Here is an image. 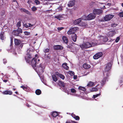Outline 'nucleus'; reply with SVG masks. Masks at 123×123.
Here are the masks:
<instances>
[{"label":"nucleus","mask_w":123,"mask_h":123,"mask_svg":"<svg viewBox=\"0 0 123 123\" xmlns=\"http://www.w3.org/2000/svg\"><path fill=\"white\" fill-rule=\"evenodd\" d=\"M98 90V89L96 88H93L91 90V92H96Z\"/></svg>","instance_id":"nucleus-36"},{"label":"nucleus","mask_w":123,"mask_h":123,"mask_svg":"<svg viewBox=\"0 0 123 123\" xmlns=\"http://www.w3.org/2000/svg\"><path fill=\"white\" fill-rule=\"evenodd\" d=\"M94 85V82H89L87 85V86H92Z\"/></svg>","instance_id":"nucleus-21"},{"label":"nucleus","mask_w":123,"mask_h":123,"mask_svg":"<svg viewBox=\"0 0 123 123\" xmlns=\"http://www.w3.org/2000/svg\"><path fill=\"white\" fill-rule=\"evenodd\" d=\"M72 117H73L74 118H75V117H76V116L74 114H72Z\"/></svg>","instance_id":"nucleus-63"},{"label":"nucleus","mask_w":123,"mask_h":123,"mask_svg":"<svg viewBox=\"0 0 123 123\" xmlns=\"http://www.w3.org/2000/svg\"><path fill=\"white\" fill-rule=\"evenodd\" d=\"M71 92L73 93H75L76 92V90L74 89H71Z\"/></svg>","instance_id":"nucleus-39"},{"label":"nucleus","mask_w":123,"mask_h":123,"mask_svg":"<svg viewBox=\"0 0 123 123\" xmlns=\"http://www.w3.org/2000/svg\"><path fill=\"white\" fill-rule=\"evenodd\" d=\"M75 1L74 0H73L70 1L68 4L69 7H72L74 6L75 4Z\"/></svg>","instance_id":"nucleus-12"},{"label":"nucleus","mask_w":123,"mask_h":123,"mask_svg":"<svg viewBox=\"0 0 123 123\" xmlns=\"http://www.w3.org/2000/svg\"><path fill=\"white\" fill-rule=\"evenodd\" d=\"M22 9V11L24 12H25V13L26 12V11L27 10H26L25 9Z\"/></svg>","instance_id":"nucleus-56"},{"label":"nucleus","mask_w":123,"mask_h":123,"mask_svg":"<svg viewBox=\"0 0 123 123\" xmlns=\"http://www.w3.org/2000/svg\"><path fill=\"white\" fill-rule=\"evenodd\" d=\"M14 42L15 44L16 45H18L19 44L21 43V41L17 39H15L14 40Z\"/></svg>","instance_id":"nucleus-16"},{"label":"nucleus","mask_w":123,"mask_h":123,"mask_svg":"<svg viewBox=\"0 0 123 123\" xmlns=\"http://www.w3.org/2000/svg\"><path fill=\"white\" fill-rule=\"evenodd\" d=\"M93 13L95 15H99L102 13V11L99 9H95L93 10Z\"/></svg>","instance_id":"nucleus-10"},{"label":"nucleus","mask_w":123,"mask_h":123,"mask_svg":"<svg viewBox=\"0 0 123 123\" xmlns=\"http://www.w3.org/2000/svg\"><path fill=\"white\" fill-rule=\"evenodd\" d=\"M81 21V18H80L75 20L74 21L73 23L75 25L78 24L80 23V22Z\"/></svg>","instance_id":"nucleus-11"},{"label":"nucleus","mask_w":123,"mask_h":123,"mask_svg":"<svg viewBox=\"0 0 123 123\" xmlns=\"http://www.w3.org/2000/svg\"><path fill=\"white\" fill-rule=\"evenodd\" d=\"M24 26H25L26 28H28V25L26 24H25L24 25Z\"/></svg>","instance_id":"nucleus-52"},{"label":"nucleus","mask_w":123,"mask_h":123,"mask_svg":"<svg viewBox=\"0 0 123 123\" xmlns=\"http://www.w3.org/2000/svg\"><path fill=\"white\" fill-rule=\"evenodd\" d=\"M17 30H18V31L19 33H21L22 32V30L20 28H18Z\"/></svg>","instance_id":"nucleus-40"},{"label":"nucleus","mask_w":123,"mask_h":123,"mask_svg":"<svg viewBox=\"0 0 123 123\" xmlns=\"http://www.w3.org/2000/svg\"><path fill=\"white\" fill-rule=\"evenodd\" d=\"M31 9L33 11H35L37 10V9L35 6H34L31 8Z\"/></svg>","instance_id":"nucleus-37"},{"label":"nucleus","mask_w":123,"mask_h":123,"mask_svg":"<svg viewBox=\"0 0 123 123\" xmlns=\"http://www.w3.org/2000/svg\"><path fill=\"white\" fill-rule=\"evenodd\" d=\"M62 66V67L68 70L69 68V67L67 66V64L66 63H63Z\"/></svg>","instance_id":"nucleus-18"},{"label":"nucleus","mask_w":123,"mask_h":123,"mask_svg":"<svg viewBox=\"0 0 123 123\" xmlns=\"http://www.w3.org/2000/svg\"><path fill=\"white\" fill-rule=\"evenodd\" d=\"M31 2V1L30 0H29L27 2V3L29 4H30Z\"/></svg>","instance_id":"nucleus-62"},{"label":"nucleus","mask_w":123,"mask_h":123,"mask_svg":"<svg viewBox=\"0 0 123 123\" xmlns=\"http://www.w3.org/2000/svg\"><path fill=\"white\" fill-rule=\"evenodd\" d=\"M71 94V95H74V96H78V95L77 94Z\"/></svg>","instance_id":"nucleus-64"},{"label":"nucleus","mask_w":123,"mask_h":123,"mask_svg":"<svg viewBox=\"0 0 123 123\" xmlns=\"http://www.w3.org/2000/svg\"><path fill=\"white\" fill-rule=\"evenodd\" d=\"M20 23L21 22L20 21H19L17 23V25L18 27H19L21 26Z\"/></svg>","instance_id":"nucleus-43"},{"label":"nucleus","mask_w":123,"mask_h":123,"mask_svg":"<svg viewBox=\"0 0 123 123\" xmlns=\"http://www.w3.org/2000/svg\"><path fill=\"white\" fill-rule=\"evenodd\" d=\"M116 32L115 31H110L108 33V35L109 36L111 37L112 36L114 35Z\"/></svg>","instance_id":"nucleus-20"},{"label":"nucleus","mask_w":123,"mask_h":123,"mask_svg":"<svg viewBox=\"0 0 123 123\" xmlns=\"http://www.w3.org/2000/svg\"><path fill=\"white\" fill-rule=\"evenodd\" d=\"M5 13V11L4 10H2L1 11V15L2 16H3L4 15Z\"/></svg>","instance_id":"nucleus-44"},{"label":"nucleus","mask_w":123,"mask_h":123,"mask_svg":"<svg viewBox=\"0 0 123 123\" xmlns=\"http://www.w3.org/2000/svg\"><path fill=\"white\" fill-rule=\"evenodd\" d=\"M83 67L85 69H88L90 68L91 66L85 63L83 64Z\"/></svg>","instance_id":"nucleus-17"},{"label":"nucleus","mask_w":123,"mask_h":123,"mask_svg":"<svg viewBox=\"0 0 123 123\" xmlns=\"http://www.w3.org/2000/svg\"><path fill=\"white\" fill-rule=\"evenodd\" d=\"M54 48L56 49L61 50L62 49H63V47L61 45H57L54 47Z\"/></svg>","instance_id":"nucleus-14"},{"label":"nucleus","mask_w":123,"mask_h":123,"mask_svg":"<svg viewBox=\"0 0 123 123\" xmlns=\"http://www.w3.org/2000/svg\"><path fill=\"white\" fill-rule=\"evenodd\" d=\"M21 87L24 90H25V89H26V87L24 86H21Z\"/></svg>","instance_id":"nucleus-51"},{"label":"nucleus","mask_w":123,"mask_h":123,"mask_svg":"<svg viewBox=\"0 0 123 123\" xmlns=\"http://www.w3.org/2000/svg\"><path fill=\"white\" fill-rule=\"evenodd\" d=\"M108 76H109V75H108V76H106L105 77V78L104 76V79L101 81V83L103 85L105 83V82L106 79L107 78V77H108Z\"/></svg>","instance_id":"nucleus-23"},{"label":"nucleus","mask_w":123,"mask_h":123,"mask_svg":"<svg viewBox=\"0 0 123 123\" xmlns=\"http://www.w3.org/2000/svg\"><path fill=\"white\" fill-rule=\"evenodd\" d=\"M68 73L70 75L72 76L74 75V72L71 71H69L68 72Z\"/></svg>","instance_id":"nucleus-30"},{"label":"nucleus","mask_w":123,"mask_h":123,"mask_svg":"<svg viewBox=\"0 0 123 123\" xmlns=\"http://www.w3.org/2000/svg\"><path fill=\"white\" fill-rule=\"evenodd\" d=\"M2 93L4 94H7V91H6L3 92Z\"/></svg>","instance_id":"nucleus-47"},{"label":"nucleus","mask_w":123,"mask_h":123,"mask_svg":"<svg viewBox=\"0 0 123 123\" xmlns=\"http://www.w3.org/2000/svg\"><path fill=\"white\" fill-rule=\"evenodd\" d=\"M35 92L37 95H39L41 93V91L40 90L37 89L36 91Z\"/></svg>","instance_id":"nucleus-29"},{"label":"nucleus","mask_w":123,"mask_h":123,"mask_svg":"<svg viewBox=\"0 0 123 123\" xmlns=\"http://www.w3.org/2000/svg\"><path fill=\"white\" fill-rule=\"evenodd\" d=\"M78 29V28L77 27L72 28L69 30L68 32L67 33L69 35H73L74 34H75L74 32L75 31Z\"/></svg>","instance_id":"nucleus-6"},{"label":"nucleus","mask_w":123,"mask_h":123,"mask_svg":"<svg viewBox=\"0 0 123 123\" xmlns=\"http://www.w3.org/2000/svg\"><path fill=\"white\" fill-rule=\"evenodd\" d=\"M76 120H79L80 119V118L78 116H76V117L74 118Z\"/></svg>","instance_id":"nucleus-48"},{"label":"nucleus","mask_w":123,"mask_h":123,"mask_svg":"<svg viewBox=\"0 0 123 123\" xmlns=\"http://www.w3.org/2000/svg\"><path fill=\"white\" fill-rule=\"evenodd\" d=\"M52 115L53 117H55L58 115V114L57 112L55 111L53 112Z\"/></svg>","instance_id":"nucleus-24"},{"label":"nucleus","mask_w":123,"mask_h":123,"mask_svg":"<svg viewBox=\"0 0 123 123\" xmlns=\"http://www.w3.org/2000/svg\"><path fill=\"white\" fill-rule=\"evenodd\" d=\"M59 76L62 79V80H64L65 79L64 76L62 74H60Z\"/></svg>","instance_id":"nucleus-34"},{"label":"nucleus","mask_w":123,"mask_h":123,"mask_svg":"<svg viewBox=\"0 0 123 123\" xmlns=\"http://www.w3.org/2000/svg\"><path fill=\"white\" fill-rule=\"evenodd\" d=\"M35 2L37 5L39 4L40 3V1L38 0H35Z\"/></svg>","instance_id":"nucleus-38"},{"label":"nucleus","mask_w":123,"mask_h":123,"mask_svg":"<svg viewBox=\"0 0 123 123\" xmlns=\"http://www.w3.org/2000/svg\"><path fill=\"white\" fill-rule=\"evenodd\" d=\"M83 20H88L87 18V16L85 15H83L81 18Z\"/></svg>","instance_id":"nucleus-27"},{"label":"nucleus","mask_w":123,"mask_h":123,"mask_svg":"<svg viewBox=\"0 0 123 123\" xmlns=\"http://www.w3.org/2000/svg\"><path fill=\"white\" fill-rule=\"evenodd\" d=\"M72 40L74 42H75L76 41L77 36L76 34H74L72 35Z\"/></svg>","instance_id":"nucleus-15"},{"label":"nucleus","mask_w":123,"mask_h":123,"mask_svg":"<svg viewBox=\"0 0 123 123\" xmlns=\"http://www.w3.org/2000/svg\"><path fill=\"white\" fill-rule=\"evenodd\" d=\"M63 29L64 28L63 27H58L57 28V29L59 31H60Z\"/></svg>","instance_id":"nucleus-46"},{"label":"nucleus","mask_w":123,"mask_h":123,"mask_svg":"<svg viewBox=\"0 0 123 123\" xmlns=\"http://www.w3.org/2000/svg\"><path fill=\"white\" fill-rule=\"evenodd\" d=\"M112 64V63L111 62L107 64L105 71L103 73L104 75L105 78L106 76L109 75V71L111 68Z\"/></svg>","instance_id":"nucleus-2"},{"label":"nucleus","mask_w":123,"mask_h":123,"mask_svg":"<svg viewBox=\"0 0 123 123\" xmlns=\"http://www.w3.org/2000/svg\"><path fill=\"white\" fill-rule=\"evenodd\" d=\"M12 33V34L13 35L16 36H18L19 34V33L18 31V30H14L13 31Z\"/></svg>","instance_id":"nucleus-19"},{"label":"nucleus","mask_w":123,"mask_h":123,"mask_svg":"<svg viewBox=\"0 0 123 123\" xmlns=\"http://www.w3.org/2000/svg\"><path fill=\"white\" fill-rule=\"evenodd\" d=\"M45 67V65L44 64H41L36 68L37 69L38 72H37V74L40 78H41V77L40 76V73H43L44 72Z\"/></svg>","instance_id":"nucleus-3"},{"label":"nucleus","mask_w":123,"mask_h":123,"mask_svg":"<svg viewBox=\"0 0 123 123\" xmlns=\"http://www.w3.org/2000/svg\"><path fill=\"white\" fill-rule=\"evenodd\" d=\"M54 18H57V19L60 20L61 19V18H63L62 15L61 14H60L57 16H55Z\"/></svg>","instance_id":"nucleus-22"},{"label":"nucleus","mask_w":123,"mask_h":123,"mask_svg":"<svg viewBox=\"0 0 123 123\" xmlns=\"http://www.w3.org/2000/svg\"><path fill=\"white\" fill-rule=\"evenodd\" d=\"M55 75L57 76H59V74H60L58 72H56L55 73Z\"/></svg>","instance_id":"nucleus-57"},{"label":"nucleus","mask_w":123,"mask_h":123,"mask_svg":"<svg viewBox=\"0 0 123 123\" xmlns=\"http://www.w3.org/2000/svg\"><path fill=\"white\" fill-rule=\"evenodd\" d=\"M118 15L120 17H123V12H119Z\"/></svg>","instance_id":"nucleus-35"},{"label":"nucleus","mask_w":123,"mask_h":123,"mask_svg":"<svg viewBox=\"0 0 123 123\" xmlns=\"http://www.w3.org/2000/svg\"><path fill=\"white\" fill-rule=\"evenodd\" d=\"M59 84L60 85L63 87H64L65 85V84L63 82H60Z\"/></svg>","instance_id":"nucleus-33"},{"label":"nucleus","mask_w":123,"mask_h":123,"mask_svg":"<svg viewBox=\"0 0 123 123\" xmlns=\"http://www.w3.org/2000/svg\"><path fill=\"white\" fill-rule=\"evenodd\" d=\"M98 40H94L92 42V44L88 42L82 44L80 45V47L82 49H83L85 48H88L91 47L92 46H94L97 44H99V43H98Z\"/></svg>","instance_id":"nucleus-1"},{"label":"nucleus","mask_w":123,"mask_h":123,"mask_svg":"<svg viewBox=\"0 0 123 123\" xmlns=\"http://www.w3.org/2000/svg\"><path fill=\"white\" fill-rule=\"evenodd\" d=\"M52 76L53 79L54 81L56 82L57 80V79L56 78L55 75H53Z\"/></svg>","instance_id":"nucleus-26"},{"label":"nucleus","mask_w":123,"mask_h":123,"mask_svg":"<svg viewBox=\"0 0 123 123\" xmlns=\"http://www.w3.org/2000/svg\"><path fill=\"white\" fill-rule=\"evenodd\" d=\"M79 25L84 27L86 26V24L85 23L82 22L79 24Z\"/></svg>","instance_id":"nucleus-28"},{"label":"nucleus","mask_w":123,"mask_h":123,"mask_svg":"<svg viewBox=\"0 0 123 123\" xmlns=\"http://www.w3.org/2000/svg\"><path fill=\"white\" fill-rule=\"evenodd\" d=\"M3 62L4 64H5L7 62L6 60L5 59H4L3 60Z\"/></svg>","instance_id":"nucleus-55"},{"label":"nucleus","mask_w":123,"mask_h":123,"mask_svg":"<svg viewBox=\"0 0 123 123\" xmlns=\"http://www.w3.org/2000/svg\"><path fill=\"white\" fill-rule=\"evenodd\" d=\"M37 56V55H36L35 57L31 61V65L33 68L36 67L37 63H38L37 61V59H38Z\"/></svg>","instance_id":"nucleus-5"},{"label":"nucleus","mask_w":123,"mask_h":123,"mask_svg":"<svg viewBox=\"0 0 123 123\" xmlns=\"http://www.w3.org/2000/svg\"><path fill=\"white\" fill-rule=\"evenodd\" d=\"M0 37L2 40H4V37L3 36V35L2 33H1L0 34Z\"/></svg>","instance_id":"nucleus-31"},{"label":"nucleus","mask_w":123,"mask_h":123,"mask_svg":"<svg viewBox=\"0 0 123 123\" xmlns=\"http://www.w3.org/2000/svg\"><path fill=\"white\" fill-rule=\"evenodd\" d=\"M49 51V49L47 48L44 49L43 50V51L44 53H48Z\"/></svg>","instance_id":"nucleus-32"},{"label":"nucleus","mask_w":123,"mask_h":123,"mask_svg":"<svg viewBox=\"0 0 123 123\" xmlns=\"http://www.w3.org/2000/svg\"><path fill=\"white\" fill-rule=\"evenodd\" d=\"M73 78L74 79H76L77 78V76L76 75H74V76Z\"/></svg>","instance_id":"nucleus-60"},{"label":"nucleus","mask_w":123,"mask_h":123,"mask_svg":"<svg viewBox=\"0 0 123 123\" xmlns=\"http://www.w3.org/2000/svg\"><path fill=\"white\" fill-rule=\"evenodd\" d=\"M78 88L79 90L83 91H85L86 90L85 88L84 87L81 86H79Z\"/></svg>","instance_id":"nucleus-25"},{"label":"nucleus","mask_w":123,"mask_h":123,"mask_svg":"<svg viewBox=\"0 0 123 123\" xmlns=\"http://www.w3.org/2000/svg\"><path fill=\"white\" fill-rule=\"evenodd\" d=\"M25 13H26L29 15H31V13L29 11L27 10L26 11V12Z\"/></svg>","instance_id":"nucleus-50"},{"label":"nucleus","mask_w":123,"mask_h":123,"mask_svg":"<svg viewBox=\"0 0 123 123\" xmlns=\"http://www.w3.org/2000/svg\"><path fill=\"white\" fill-rule=\"evenodd\" d=\"M25 35H30V33L29 32L25 31L24 32Z\"/></svg>","instance_id":"nucleus-42"},{"label":"nucleus","mask_w":123,"mask_h":123,"mask_svg":"<svg viewBox=\"0 0 123 123\" xmlns=\"http://www.w3.org/2000/svg\"><path fill=\"white\" fill-rule=\"evenodd\" d=\"M98 39L99 38H100V39H99L102 40L103 39V37H102V36H100L98 37Z\"/></svg>","instance_id":"nucleus-61"},{"label":"nucleus","mask_w":123,"mask_h":123,"mask_svg":"<svg viewBox=\"0 0 123 123\" xmlns=\"http://www.w3.org/2000/svg\"><path fill=\"white\" fill-rule=\"evenodd\" d=\"M105 40H103V41H104L105 42H106L108 40V38L106 37H105Z\"/></svg>","instance_id":"nucleus-58"},{"label":"nucleus","mask_w":123,"mask_h":123,"mask_svg":"<svg viewBox=\"0 0 123 123\" xmlns=\"http://www.w3.org/2000/svg\"><path fill=\"white\" fill-rule=\"evenodd\" d=\"M119 39H120V38H119V37H117V39H116V41H115L117 43L118 42V41H119Z\"/></svg>","instance_id":"nucleus-49"},{"label":"nucleus","mask_w":123,"mask_h":123,"mask_svg":"<svg viewBox=\"0 0 123 123\" xmlns=\"http://www.w3.org/2000/svg\"><path fill=\"white\" fill-rule=\"evenodd\" d=\"M62 40L64 43L66 44H67L68 43V39L66 36H63L62 37Z\"/></svg>","instance_id":"nucleus-13"},{"label":"nucleus","mask_w":123,"mask_h":123,"mask_svg":"<svg viewBox=\"0 0 123 123\" xmlns=\"http://www.w3.org/2000/svg\"><path fill=\"white\" fill-rule=\"evenodd\" d=\"M117 25V24H113L111 26L113 27H114L116 26Z\"/></svg>","instance_id":"nucleus-53"},{"label":"nucleus","mask_w":123,"mask_h":123,"mask_svg":"<svg viewBox=\"0 0 123 123\" xmlns=\"http://www.w3.org/2000/svg\"><path fill=\"white\" fill-rule=\"evenodd\" d=\"M12 91H7V94L12 95Z\"/></svg>","instance_id":"nucleus-45"},{"label":"nucleus","mask_w":123,"mask_h":123,"mask_svg":"<svg viewBox=\"0 0 123 123\" xmlns=\"http://www.w3.org/2000/svg\"><path fill=\"white\" fill-rule=\"evenodd\" d=\"M13 41V38H11V45L12 44Z\"/></svg>","instance_id":"nucleus-54"},{"label":"nucleus","mask_w":123,"mask_h":123,"mask_svg":"<svg viewBox=\"0 0 123 123\" xmlns=\"http://www.w3.org/2000/svg\"><path fill=\"white\" fill-rule=\"evenodd\" d=\"M62 9V8L60 6H59V7H58V10L59 11H61Z\"/></svg>","instance_id":"nucleus-59"},{"label":"nucleus","mask_w":123,"mask_h":123,"mask_svg":"<svg viewBox=\"0 0 123 123\" xmlns=\"http://www.w3.org/2000/svg\"><path fill=\"white\" fill-rule=\"evenodd\" d=\"M114 15L111 14L106 15L104 17V20L105 21H109L113 17Z\"/></svg>","instance_id":"nucleus-7"},{"label":"nucleus","mask_w":123,"mask_h":123,"mask_svg":"<svg viewBox=\"0 0 123 123\" xmlns=\"http://www.w3.org/2000/svg\"><path fill=\"white\" fill-rule=\"evenodd\" d=\"M100 93H99L98 94H97L96 95H93V97L94 98H95L96 97H97L98 96H100Z\"/></svg>","instance_id":"nucleus-41"},{"label":"nucleus","mask_w":123,"mask_h":123,"mask_svg":"<svg viewBox=\"0 0 123 123\" xmlns=\"http://www.w3.org/2000/svg\"><path fill=\"white\" fill-rule=\"evenodd\" d=\"M30 52L31 51H30V49H28L26 56L25 57L26 61L28 62H29L30 59L32 57L30 53Z\"/></svg>","instance_id":"nucleus-4"},{"label":"nucleus","mask_w":123,"mask_h":123,"mask_svg":"<svg viewBox=\"0 0 123 123\" xmlns=\"http://www.w3.org/2000/svg\"><path fill=\"white\" fill-rule=\"evenodd\" d=\"M103 55V54L102 52H99L95 54L93 56V58L95 59H97L101 57Z\"/></svg>","instance_id":"nucleus-9"},{"label":"nucleus","mask_w":123,"mask_h":123,"mask_svg":"<svg viewBox=\"0 0 123 123\" xmlns=\"http://www.w3.org/2000/svg\"><path fill=\"white\" fill-rule=\"evenodd\" d=\"M96 15L93 13H90L87 16V19L88 20L92 19L96 17Z\"/></svg>","instance_id":"nucleus-8"}]
</instances>
